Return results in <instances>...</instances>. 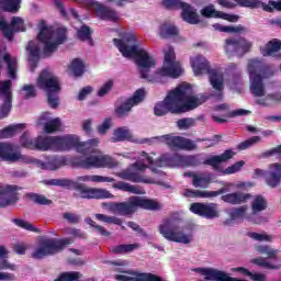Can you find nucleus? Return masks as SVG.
Masks as SVG:
<instances>
[{
    "instance_id": "nucleus-1",
    "label": "nucleus",
    "mask_w": 281,
    "mask_h": 281,
    "mask_svg": "<svg viewBox=\"0 0 281 281\" xmlns=\"http://www.w3.org/2000/svg\"><path fill=\"white\" fill-rule=\"evenodd\" d=\"M142 157H145L147 164L143 160H137L132 164L130 168L116 173V177L124 181H132V183H153L150 178L144 177V171L149 168L151 172H159L157 168H164L166 166L175 167L180 166L181 155L178 154H162L158 159L154 160L146 151L142 153Z\"/></svg>"
},
{
    "instance_id": "nucleus-2",
    "label": "nucleus",
    "mask_w": 281,
    "mask_h": 281,
    "mask_svg": "<svg viewBox=\"0 0 281 281\" xmlns=\"http://www.w3.org/2000/svg\"><path fill=\"white\" fill-rule=\"evenodd\" d=\"M113 43L125 58H136L140 78H148L150 69H153L157 63L150 57L146 49L140 48L139 44H135L137 43V35L126 33L123 40L114 38Z\"/></svg>"
},
{
    "instance_id": "nucleus-3",
    "label": "nucleus",
    "mask_w": 281,
    "mask_h": 281,
    "mask_svg": "<svg viewBox=\"0 0 281 281\" xmlns=\"http://www.w3.org/2000/svg\"><path fill=\"white\" fill-rule=\"evenodd\" d=\"M236 153L232 149H226L221 155L210 156L205 160L201 159L200 155H180V166H183L184 168H196L203 164V166H211L213 170H218L222 175H236V172H240V170H243V167L245 166L244 160H239L228 168L221 170V164L229 161V159H233Z\"/></svg>"
},
{
    "instance_id": "nucleus-4",
    "label": "nucleus",
    "mask_w": 281,
    "mask_h": 281,
    "mask_svg": "<svg viewBox=\"0 0 281 281\" xmlns=\"http://www.w3.org/2000/svg\"><path fill=\"white\" fill-rule=\"evenodd\" d=\"M102 207H109L112 214H117L119 216H133L139 209L149 212H159L164 205L154 199L133 195L127 202L103 203Z\"/></svg>"
},
{
    "instance_id": "nucleus-5",
    "label": "nucleus",
    "mask_w": 281,
    "mask_h": 281,
    "mask_svg": "<svg viewBox=\"0 0 281 281\" xmlns=\"http://www.w3.org/2000/svg\"><path fill=\"white\" fill-rule=\"evenodd\" d=\"M46 186H57L58 188H67L68 190L72 188L79 192L81 199H113V195L106 189H97L89 188L78 181L71 179L61 178V179H49L44 182Z\"/></svg>"
},
{
    "instance_id": "nucleus-6",
    "label": "nucleus",
    "mask_w": 281,
    "mask_h": 281,
    "mask_svg": "<svg viewBox=\"0 0 281 281\" xmlns=\"http://www.w3.org/2000/svg\"><path fill=\"white\" fill-rule=\"evenodd\" d=\"M37 89L45 91L47 95V102L50 109H56L60 104V80L54 72L48 69H44L40 72L36 80Z\"/></svg>"
},
{
    "instance_id": "nucleus-7",
    "label": "nucleus",
    "mask_w": 281,
    "mask_h": 281,
    "mask_svg": "<svg viewBox=\"0 0 281 281\" xmlns=\"http://www.w3.org/2000/svg\"><path fill=\"white\" fill-rule=\"evenodd\" d=\"M191 67L193 74L196 76H203V74L209 75L211 86L217 91V100H223V91L225 90V79L223 75L218 74L216 69H212L210 61L202 55H198L191 60Z\"/></svg>"
},
{
    "instance_id": "nucleus-8",
    "label": "nucleus",
    "mask_w": 281,
    "mask_h": 281,
    "mask_svg": "<svg viewBox=\"0 0 281 281\" xmlns=\"http://www.w3.org/2000/svg\"><path fill=\"white\" fill-rule=\"evenodd\" d=\"M98 138L80 142V137L77 135L54 136V150L63 151L75 148L77 153L86 157L95 153V146H98Z\"/></svg>"
},
{
    "instance_id": "nucleus-9",
    "label": "nucleus",
    "mask_w": 281,
    "mask_h": 281,
    "mask_svg": "<svg viewBox=\"0 0 281 281\" xmlns=\"http://www.w3.org/2000/svg\"><path fill=\"white\" fill-rule=\"evenodd\" d=\"M248 72L250 76V91L255 98H262L266 93L265 78H271L274 76V71L269 66L262 67V61L258 59H251L248 63Z\"/></svg>"
},
{
    "instance_id": "nucleus-10",
    "label": "nucleus",
    "mask_w": 281,
    "mask_h": 281,
    "mask_svg": "<svg viewBox=\"0 0 281 281\" xmlns=\"http://www.w3.org/2000/svg\"><path fill=\"white\" fill-rule=\"evenodd\" d=\"M158 232L162 238L170 243H182V245L192 243V235H186L181 226H179V221L172 217L164 220L158 226Z\"/></svg>"
},
{
    "instance_id": "nucleus-11",
    "label": "nucleus",
    "mask_w": 281,
    "mask_h": 281,
    "mask_svg": "<svg viewBox=\"0 0 281 281\" xmlns=\"http://www.w3.org/2000/svg\"><path fill=\"white\" fill-rule=\"evenodd\" d=\"M74 240L69 237H65L61 239L56 238H46L40 241V246L32 254V258L35 260H43V258H47L48 256H56V254H60L67 245H72Z\"/></svg>"
},
{
    "instance_id": "nucleus-12",
    "label": "nucleus",
    "mask_w": 281,
    "mask_h": 281,
    "mask_svg": "<svg viewBox=\"0 0 281 281\" xmlns=\"http://www.w3.org/2000/svg\"><path fill=\"white\" fill-rule=\"evenodd\" d=\"M173 93H180L176 103L178 113H188V111H192L205 102V100L192 95V86L189 83L178 86Z\"/></svg>"
},
{
    "instance_id": "nucleus-13",
    "label": "nucleus",
    "mask_w": 281,
    "mask_h": 281,
    "mask_svg": "<svg viewBox=\"0 0 281 281\" xmlns=\"http://www.w3.org/2000/svg\"><path fill=\"white\" fill-rule=\"evenodd\" d=\"M72 166L76 168H85L90 170V168H117V160L109 155L103 156H75L70 159Z\"/></svg>"
},
{
    "instance_id": "nucleus-14",
    "label": "nucleus",
    "mask_w": 281,
    "mask_h": 281,
    "mask_svg": "<svg viewBox=\"0 0 281 281\" xmlns=\"http://www.w3.org/2000/svg\"><path fill=\"white\" fill-rule=\"evenodd\" d=\"M162 52L165 60L162 67L156 72L157 78H179L183 69H181V64L177 61L175 48L167 46Z\"/></svg>"
},
{
    "instance_id": "nucleus-15",
    "label": "nucleus",
    "mask_w": 281,
    "mask_h": 281,
    "mask_svg": "<svg viewBox=\"0 0 281 281\" xmlns=\"http://www.w3.org/2000/svg\"><path fill=\"white\" fill-rule=\"evenodd\" d=\"M161 4L167 10H182L181 19L190 25H199V23H201L199 13H196V10H194L188 2L181 0H162Z\"/></svg>"
},
{
    "instance_id": "nucleus-16",
    "label": "nucleus",
    "mask_w": 281,
    "mask_h": 281,
    "mask_svg": "<svg viewBox=\"0 0 281 281\" xmlns=\"http://www.w3.org/2000/svg\"><path fill=\"white\" fill-rule=\"evenodd\" d=\"M151 142H158L159 144H166L168 148H175L176 150H196V142L182 136H175L172 134L155 136Z\"/></svg>"
},
{
    "instance_id": "nucleus-17",
    "label": "nucleus",
    "mask_w": 281,
    "mask_h": 281,
    "mask_svg": "<svg viewBox=\"0 0 281 281\" xmlns=\"http://www.w3.org/2000/svg\"><path fill=\"white\" fill-rule=\"evenodd\" d=\"M54 36V29L52 26H47V22L45 20H42L40 22V33L37 35V38L40 43H44L43 47V54L44 56H52L58 49L57 42H52V38Z\"/></svg>"
},
{
    "instance_id": "nucleus-18",
    "label": "nucleus",
    "mask_w": 281,
    "mask_h": 281,
    "mask_svg": "<svg viewBox=\"0 0 281 281\" xmlns=\"http://www.w3.org/2000/svg\"><path fill=\"white\" fill-rule=\"evenodd\" d=\"M251 42H248L245 37H229L225 40L224 49L228 56H238L239 58L245 56Z\"/></svg>"
},
{
    "instance_id": "nucleus-19",
    "label": "nucleus",
    "mask_w": 281,
    "mask_h": 281,
    "mask_svg": "<svg viewBox=\"0 0 281 281\" xmlns=\"http://www.w3.org/2000/svg\"><path fill=\"white\" fill-rule=\"evenodd\" d=\"M179 92L171 90L162 102L156 103L154 113L158 117L167 115V113H179L177 102H179Z\"/></svg>"
},
{
    "instance_id": "nucleus-20",
    "label": "nucleus",
    "mask_w": 281,
    "mask_h": 281,
    "mask_svg": "<svg viewBox=\"0 0 281 281\" xmlns=\"http://www.w3.org/2000/svg\"><path fill=\"white\" fill-rule=\"evenodd\" d=\"M240 8H250V10H258L261 8L263 12H281V0H269L268 3L260 0H234Z\"/></svg>"
},
{
    "instance_id": "nucleus-21",
    "label": "nucleus",
    "mask_w": 281,
    "mask_h": 281,
    "mask_svg": "<svg viewBox=\"0 0 281 281\" xmlns=\"http://www.w3.org/2000/svg\"><path fill=\"white\" fill-rule=\"evenodd\" d=\"M145 98L146 90L144 88L136 90L131 98H128L125 102H123L114 110L115 115L117 117H126V115L131 113V109H133V106H137V104H140V102Z\"/></svg>"
},
{
    "instance_id": "nucleus-22",
    "label": "nucleus",
    "mask_w": 281,
    "mask_h": 281,
    "mask_svg": "<svg viewBox=\"0 0 281 281\" xmlns=\"http://www.w3.org/2000/svg\"><path fill=\"white\" fill-rule=\"evenodd\" d=\"M0 30L8 41H14L16 32H25V22L20 16H13L9 24L3 18H0Z\"/></svg>"
},
{
    "instance_id": "nucleus-23",
    "label": "nucleus",
    "mask_w": 281,
    "mask_h": 281,
    "mask_svg": "<svg viewBox=\"0 0 281 281\" xmlns=\"http://www.w3.org/2000/svg\"><path fill=\"white\" fill-rule=\"evenodd\" d=\"M190 212L192 214H196L198 216H202L203 218H218V204L216 203H201L193 202L190 205Z\"/></svg>"
},
{
    "instance_id": "nucleus-24",
    "label": "nucleus",
    "mask_w": 281,
    "mask_h": 281,
    "mask_svg": "<svg viewBox=\"0 0 281 281\" xmlns=\"http://www.w3.org/2000/svg\"><path fill=\"white\" fill-rule=\"evenodd\" d=\"M0 161H8V164H16V161L30 162V159L19 151H14V146L8 143H0Z\"/></svg>"
},
{
    "instance_id": "nucleus-25",
    "label": "nucleus",
    "mask_w": 281,
    "mask_h": 281,
    "mask_svg": "<svg viewBox=\"0 0 281 281\" xmlns=\"http://www.w3.org/2000/svg\"><path fill=\"white\" fill-rule=\"evenodd\" d=\"M251 214H248L246 216V221L249 223H255V225H259L261 222L260 217H258V214L260 212H265L267 207H269V203L267 202V199L262 195H256L251 202Z\"/></svg>"
},
{
    "instance_id": "nucleus-26",
    "label": "nucleus",
    "mask_w": 281,
    "mask_h": 281,
    "mask_svg": "<svg viewBox=\"0 0 281 281\" xmlns=\"http://www.w3.org/2000/svg\"><path fill=\"white\" fill-rule=\"evenodd\" d=\"M199 273L205 276V280H215V281H247L244 279L232 278L229 274L224 271L214 269V268H198Z\"/></svg>"
},
{
    "instance_id": "nucleus-27",
    "label": "nucleus",
    "mask_w": 281,
    "mask_h": 281,
    "mask_svg": "<svg viewBox=\"0 0 281 281\" xmlns=\"http://www.w3.org/2000/svg\"><path fill=\"white\" fill-rule=\"evenodd\" d=\"M16 190H19V187L12 184L0 190V207H8V205H12L19 201Z\"/></svg>"
},
{
    "instance_id": "nucleus-28",
    "label": "nucleus",
    "mask_w": 281,
    "mask_h": 281,
    "mask_svg": "<svg viewBox=\"0 0 281 281\" xmlns=\"http://www.w3.org/2000/svg\"><path fill=\"white\" fill-rule=\"evenodd\" d=\"M251 199V193H245L243 191H236L226 193L221 196V200L228 205H243Z\"/></svg>"
},
{
    "instance_id": "nucleus-29",
    "label": "nucleus",
    "mask_w": 281,
    "mask_h": 281,
    "mask_svg": "<svg viewBox=\"0 0 281 281\" xmlns=\"http://www.w3.org/2000/svg\"><path fill=\"white\" fill-rule=\"evenodd\" d=\"M26 52L29 53V61L31 64V71H36L38 67V61L41 60V46L34 41H30L26 46Z\"/></svg>"
},
{
    "instance_id": "nucleus-30",
    "label": "nucleus",
    "mask_w": 281,
    "mask_h": 281,
    "mask_svg": "<svg viewBox=\"0 0 281 281\" xmlns=\"http://www.w3.org/2000/svg\"><path fill=\"white\" fill-rule=\"evenodd\" d=\"M266 183L270 188H278L281 183V164L274 162L270 165V171L266 177Z\"/></svg>"
},
{
    "instance_id": "nucleus-31",
    "label": "nucleus",
    "mask_w": 281,
    "mask_h": 281,
    "mask_svg": "<svg viewBox=\"0 0 281 281\" xmlns=\"http://www.w3.org/2000/svg\"><path fill=\"white\" fill-rule=\"evenodd\" d=\"M2 58H3V60L7 65L8 77L11 78V80H15V78H16V65H18L16 57H12L8 53H5L3 55V50H1V48H0V69H2V67H3L2 61H1Z\"/></svg>"
},
{
    "instance_id": "nucleus-32",
    "label": "nucleus",
    "mask_w": 281,
    "mask_h": 281,
    "mask_svg": "<svg viewBox=\"0 0 281 281\" xmlns=\"http://www.w3.org/2000/svg\"><path fill=\"white\" fill-rule=\"evenodd\" d=\"M95 12H97V16H99V19H101L102 21H112L113 23H117V21H120L117 11L109 7H105L103 4H98Z\"/></svg>"
},
{
    "instance_id": "nucleus-33",
    "label": "nucleus",
    "mask_w": 281,
    "mask_h": 281,
    "mask_svg": "<svg viewBox=\"0 0 281 281\" xmlns=\"http://www.w3.org/2000/svg\"><path fill=\"white\" fill-rule=\"evenodd\" d=\"M37 126H44V131L47 134L56 133L60 128V119L56 117L47 121V116L43 114L37 120Z\"/></svg>"
},
{
    "instance_id": "nucleus-34",
    "label": "nucleus",
    "mask_w": 281,
    "mask_h": 281,
    "mask_svg": "<svg viewBox=\"0 0 281 281\" xmlns=\"http://www.w3.org/2000/svg\"><path fill=\"white\" fill-rule=\"evenodd\" d=\"M227 187H223L217 191H200V190H187L186 194L187 196H192L193 199L200 198V199H212L214 196H221V194H225L227 192Z\"/></svg>"
},
{
    "instance_id": "nucleus-35",
    "label": "nucleus",
    "mask_w": 281,
    "mask_h": 281,
    "mask_svg": "<svg viewBox=\"0 0 281 281\" xmlns=\"http://www.w3.org/2000/svg\"><path fill=\"white\" fill-rule=\"evenodd\" d=\"M33 150H54V136H37L34 139Z\"/></svg>"
},
{
    "instance_id": "nucleus-36",
    "label": "nucleus",
    "mask_w": 281,
    "mask_h": 281,
    "mask_svg": "<svg viewBox=\"0 0 281 281\" xmlns=\"http://www.w3.org/2000/svg\"><path fill=\"white\" fill-rule=\"evenodd\" d=\"M25 123H20L15 125H9L2 130H0V139H8L10 137H14L16 133H21V131H25Z\"/></svg>"
},
{
    "instance_id": "nucleus-37",
    "label": "nucleus",
    "mask_w": 281,
    "mask_h": 281,
    "mask_svg": "<svg viewBox=\"0 0 281 281\" xmlns=\"http://www.w3.org/2000/svg\"><path fill=\"white\" fill-rule=\"evenodd\" d=\"M132 139H133V134H131V131L128 128L119 127L114 130L111 142L113 143L131 142Z\"/></svg>"
},
{
    "instance_id": "nucleus-38",
    "label": "nucleus",
    "mask_w": 281,
    "mask_h": 281,
    "mask_svg": "<svg viewBox=\"0 0 281 281\" xmlns=\"http://www.w3.org/2000/svg\"><path fill=\"white\" fill-rule=\"evenodd\" d=\"M77 181L82 183H87L88 181H92L93 183H114L115 178L104 176H79L77 177Z\"/></svg>"
},
{
    "instance_id": "nucleus-39",
    "label": "nucleus",
    "mask_w": 281,
    "mask_h": 281,
    "mask_svg": "<svg viewBox=\"0 0 281 281\" xmlns=\"http://www.w3.org/2000/svg\"><path fill=\"white\" fill-rule=\"evenodd\" d=\"M97 221H101L102 223H108V225H119L123 232H126V226H122L124 221L116 216H109L102 213H97L95 215Z\"/></svg>"
},
{
    "instance_id": "nucleus-40",
    "label": "nucleus",
    "mask_w": 281,
    "mask_h": 281,
    "mask_svg": "<svg viewBox=\"0 0 281 281\" xmlns=\"http://www.w3.org/2000/svg\"><path fill=\"white\" fill-rule=\"evenodd\" d=\"M160 36L161 38H175L179 36V29L170 23H165L160 26Z\"/></svg>"
},
{
    "instance_id": "nucleus-41",
    "label": "nucleus",
    "mask_w": 281,
    "mask_h": 281,
    "mask_svg": "<svg viewBox=\"0 0 281 281\" xmlns=\"http://www.w3.org/2000/svg\"><path fill=\"white\" fill-rule=\"evenodd\" d=\"M213 27H215V30H218V32H224L226 34H245L247 32V27L241 24H238L237 26L214 24Z\"/></svg>"
},
{
    "instance_id": "nucleus-42",
    "label": "nucleus",
    "mask_w": 281,
    "mask_h": 281,
    "mask_svg": "<svg viewBox=\"0 0 281 281\" xmlns=\"http://www.w3.org/2000/svg\"><path fill=\"white\" fill-rule=\"evenodd\" d=\"M45 170H58V168H63V166H67V160L61 157H55L47 162L42 164Z\"/></svg>"
},
{
    "instance_id": "nucleus-43",
    "label": "nucleus",
    "mask_w": 281,
    "mask_h": 281,
    "mask_svg": "<svg viewBox=\"0 0 281 281\" xmlns=\"http://www.w3.org/2000/svg\"><path fill=\"white\" fill-rule=\"evenodd\" d=\"M45 170H58V168H63V166H67V160L61 157H55L47 162L42 164Z\"/></svg>"
},
{
    "instance_id": "nucleus-44",
    "label": "nucleus",
    "mask_w": 281,
    "mask_h": 281,
    "mask_svg": "<svg viewBox=\"0 0 281 281\" xmlns=\"http://www.w3.org/2000/svg\"><path fill=\"white\" fill-rule=\"evenodd\" d=\"M135 249H139V244H121L114 246L111 251L112 254L122 255V254H131L135 251Z\"/></svg>"
},
{
    "instance_id": "nucleus-45",
    "label": "nucleus",
    "mask_w": 281,
    "mask_h": 281,
    "mask_svg": "<svg viewBox=\"0 0 281 281\" xmlns=\"http://www.w3.org/2000/svg\"><path fill=\"white\" fill-rule=\"evenodd\" d=\"M69 69L72 71L75 78H80V76L85 75V63L80 58H75L72 59Z\"/></svg>"
},
{
    "instance_id": "nucleus-46",
    "label": "nucleus",
    "mask_w": 281,
    "mask_h": 281,
    "mask_svg": "<svg viewBox=\"0 0 281 281\" xmlns=\"http://www.w3.org/2000/svg\"><path fill=\"white\" fill-rule=\"evenodd\" d=\"M113 188L115 190H121L122 192H131L132 194H144V192H142L139 188L135 186H131L130 183L124 181H119L114 183Z\"/></svg>"
},
{
    "instance_id": "nucleus-47",
    "label": "nucleus",
    "mask_w": 281,
    "mask_h": 281,
    "mask_svg": "<svg viewBox=\"0 0 281 281\" xmlns=\"http://www.w3.org/2000/svg\"><path fill=\"white\" fill-rule=\"evenodd\" d=\"M281 42L279 40L269 41L266 44V48L262 50V56H273L276 53L280 52Z\"/></svg>"
},
{
    "instance_id": "nucleus-48",
    "label": "nucleus",
    "mask_w": 281,
    "mask_h": 281,
    "mask_svg": "<svg viewBox=\"0 0 281 281\" xmlns=\"http://www.w3.org/2000/svg\"><path fill=\"white\" fill-rule=\"evenodd\" d=\"M212 183V177L206 176L205 173H200L198 176H194V179L192 180V186L194 188H207Z\"/></svg>"
},
{
    "instance_id": "nucleus-49",
    "label": "nucleus",
    "mask_w": 281,
    "mask_h": 281,
    "mask_svg": "<svg viewBox=\"0 0 281 281\" xmlns=\"http://www.w3.org/2000/svg\"><path fill=\"white\" fill-rule=\"evenodd\" d=\"M0 95H2L3 100L12 99V80L0 81Z\"/></svg>"
},
{
    "instance_id": "nucleus-50",
    "label": "nucleus",
    "mask_w": 281,
    "mask_h": 281,
    "mask_svg": "<svg viewBox=\"0 0 281 281\" xmlns=\"http://www.w3.org/2000/svg\"><path fill=\"white\" fill-rule=\"evenodd\" d=\"M12 223L16 225L18 227H21V229H26V232H33L34 234H41V228H36L34 224L30 222H25L21 218H13Z\"/></svg>"
},
{
    "instance_id": "nucleus-51",
    "label": "nucleus",
    "mask_w": 281,
    "mask_h": 281,
    "mask_svg": "<svg viewBox=\"0 0 281 281\" xmlns=\"http://www.w3.org/2000/svg\"><path fill=\"white\" fill-rule=\"evenodd\" d=\"M85 222L87 223V225H90V227H93L94 232H97V234H100V236H104L105 238H109V236H111V232L106 231L104 226L95 223V221H93L91 217H87Z\"/></svg>"
},
{
    "instance_id": "nucleus-52",
    "label": "nucleus",
    "mask_w": 281,
    "mask_h": 281,
    "mask_svg": "<svg viewBox=\"0 0 281 281\" xmlns=\"http://www.w3.org/2000/svg\"><path fill=\"white\" fill-rule=\"evenodd\" d=\"M256 250L272 260H278V254H280L279 249H271V247L265 245L257 246Z\"/></svg>"
},
{
    "instance_id": "nucleus-53",
    "label": "nucleus",
    "mask_w": 281,
    "mask_h": 281,
    "mask_svg": "<svg viewBox=\"0 0 281 281\" xmlns=\"http://www.w3.org/2000/svg\"><path fill=\"white\" fill-rule=\"evenodd\" d=\"M27 199L33 201L36 205H52V200L47 199V196L38 193H27Z\"/></svg>"
},
{
    "instance_id": "nucleus-54",
    "label": "nucleus",
    "mask_w": 281,
    "mask_h": 281,
    "mask_svg": "<svg viewBox=\"0 0 281 281\" xmlns=\"http://www.w3.org/2000/svg\"><path fill=\"white\" fill-rule=\"evenodd\" d=\"M247 205H241L239 207H235L231 210L229 216L232 221H238L240 218H247Z\"/></svg>"
},
{
    "instance_id": "nucleus-55",
    "label": "nucleus",
    "mask_w": 281,
    "mask_h": 281,
    "mask_svg": "<svg viewBox=\"0 0 281 281\" xmlns=\"http://www.w3.org/2000/svg\"><path fill=\"white\" fill-rule=\"evenodd\" d=\"M82 274L78 271L61 272L55 281H76L80 280Z\"/></svg>"
},
{
    "instance_id": "nucleus-56",
    "label": "nucleus",
    "mask_w": 281,
    "mask_h": 281,
    "mask_svg": "<svg viewBox=\"0 0 281 281\" xmlns=\"http://www.w3.org/2000/svg\"><path fill=\"white\" fill-rule=\"evenodd\" d=\"M4 12H12L13 14L21 10V1L19 0H4Z\"/></svg>"
},
{
    "instance_id": "nucleus-57",
    "label": "nucleus",
    "mask_w": 281,
    "mask_h": 281,
    "mask_svg": "<svg viewBox=\"0 0 281 281\" xmlns=\"http://www.w3.org/2000/svg\"><path fill=\"white\" fill-rule=\"evenodd\" d=\"M91 27L87 26L86 24L81 25V27L77 31V36L79 41H91Z\"/></svg>"
},
{
    "instance_id": "nucleus-58",
    "label": "nucleus",
    "mask_w": 281,
    "mask_h": 281,
    "mask_svg": "<svg viewBox=\"0 0 281 281\" xmlns=\"http://www.w3.org/2000/svg\"><path fill=\"white\" fill-rule=\"evenodd\" d=\"M221 12L214 9V7L209 5L201 10L202 16H205L206 19H221Z\"/></svg>"
},
{
    "instance_id": "nucleus-59",
    "label": "nucleus",
    "mask_w": 281,
    "mask_h": 281,
    "mask_svg": "<svg viewBox=\"0 0 281 281\" xmlns=\"http://www.w3.org/2000/svg\"><path fill=\"white\" fill-rule=\"evenodd\" d=\"M10 111H12V99H3V103L0 106V120L8 117Z\"/></svg>"
},
{
    "instance_id": "nucleus-60",
    "label": "nucleus",
    "mask_w": 281,
    "mask_h": 281,
    "mask_svg": "<svg viewBox=\"0 0 281 281\" xmlns=\"http://www.w3.org/2000/svg\"><path fill=\"white\" fill-rule=\"evenodd\" d=\"M20 93L24 95L25 100L36 98V88H34V85H24L21 88Z\"/></svg>"
},
{
    "instance_id": "nucleus-61",
    "label": "nucleus",
    "mask_w": 281,
    "mask_h": 281,
    "mask_svg": "<svg viewBox=\"0 0 281 281\" xmlns=\"http://www.w3.org/2000/svg\"><path fill=\"white\" fill-rule=\"evenodd\" d=\"M20 144L23 148L34 150V139L30 138V132H24L20 137Z\"/></svg>"
},
{
    "instance_id": "nucleus-62",
    "label": "nucleus",
    "mask_w": 281,
    "mask_h": 281,
    "mask_svg": "<svg viewBox=\"0 0 281 281\" xmlns=\"http://www.w3.org/2000/svg\"><path fill=\"white\" fill-rule=\"evenodd\" d=\"M260 142V136H252L249 139H246L238 144L237 148L239 150H247V148H251L254 144H258Z\"/></svg>"
},
{
    "instance_id": "nucleus-63",
    "label": "nucleus",
    "mask_w": 281,
    "mask_h": 281,
    "mask_svg": "<svg viewBox=\"0 0 281 281\" xmlns=\"http://www.w3.org/2000/svg\"><path fill=\"white\" fill-rule=\"evenodd\" d=\"M252 262L258 267H265V269H280V267L269 263V261L262 257L254 259Z\"/></svg>"
},
{
    "instance_id": "nucleus-64",
    "label": "nucleus",
    "mask_w": 281,
    "mask_h": 281,
    "mask_svg": "<svg viewBox=\"0 0 281 281\" xmlns=\"http://www.w3.org/2000/svg\"><path fill=\"white\" fill-rule=\"evenodd\" d=\"M67 41V29L65 27H58L56 30V40L55 42L59 45H63Z\"/></svg>"
}]
</instances>
